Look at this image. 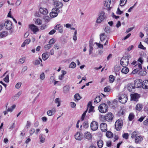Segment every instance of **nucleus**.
Listing matches in <instances>:
<instances>
[{"mask_svg": "<svg viewBox=\"0 0 148 148\" xmlns=\"http://www.w3.org/2000/svg\"><path fill=\"white\" fill-rule=\"evenodd\" d=\"M123 125V122L121 119L117 120L115 123V126L116 130L119 131L122 128Z\"/></svg>", "mask_w": 148, "mask_h": 148, "instance_id": "f257e3e1", "label": "nucleus"}, {"mask_svg": "<svg viewBox=\"0 0 148 148\" xmlns=\"http://www.w3.org/2000/svg\"><path fill=\"white\" fill-rule=\"evenodd\" d=\"M129 62V59L128 57L126 56L123 57L120 61V64L123 67L127 66Z\"/></svg>", "mask_w": 148, "mask_h": 148, "instance_id": "f03ea898", "label": "nucleus"}, {"mask_svg": "<svg viewBox=\"0 0 148 148\" xmlns=\"http://www.w3.org/2000/svg\"><path fill=\"white\" fill-rule=\"evenodd\" d=\"M108 106L105 103L101 104L99 107V110L100 112L104 113L108 111Z\"/></svg>", "mask_w": 148, "mask_h": 148, "instance_id": "7ed1b4c3", "label": "nucleus"}, {"mask_svg": "<svg viewBox=\"0 0 148 148\" xmlns=\"http://www.w3.org/2000/svg\"><path fill=\"white\" fill-rule=\"evenodd\" d=\"M105 14V13L103 11H101L100 12L99 14V17L96 21L97 23H100L104 20L106 17Z\"/></svg>", "mask_w": 148, "mask_h": 148, "instance_id": "20e7f679", "label": "nucleus"}, {"mask_svg": "<svg viewBox=\"0 0 148 148\" xmlns=\"http://www.w3.org/2000/svg\"><path fill=\"white\" fill-rule=\"evenodd\" d=\"M60 12V11L59 9L56 8H53L51 12L49 14L51 18H54L56 17Z\"/></svg>", "mask_w": 148, "mask_h": 148, "instance_id": "39448f33", "label": "nucleus"}, {"mask_svg": "<svg viewBox=\"0 0 148 148\" xmlns=\"http://www.w3.org/2000/svg\"><path fill=\"white\" fill-rule=\"evenodd\" d=\"M131 100L134 101H138V99L140 97V94L137 93H135L130 95Z\"/></svg>", "mask_w": 148, "mask_h": 148, "instance_id": "423d86ee", "label": "nucleus"}, {"mask_svg": "<svg viewBox=\"0 0 148 148\" xmlns=\"http://www.w3.org/2000/svg\"><path fill=\"white\" fill-rule=\"evenodd\" d=\"M114 118V115L112 113L110 112L106 114L105 116V119L108 121H111Z\"/></svg>", "mask_w": 148, "mask_h": 148, "instance_id": "0eeeda50", "label": "nucleus"}, {"mask_svg": "<svg viewBox=\"0 0 148 148\" xmlns=\"http://www.w3.org/2000/svg\"><path fill=\"white\" fill-rule=\"evenodd\" d=\"M53 1L54 2V5L55 7L54 8L59 9L62 8L63 4L61 2L57 0L55 1L53 0Z\"/></svg>", "mask_w": 148, "mask_h": 148, "instance_id": "6e6552de", "label": "nucleus"}, {"mask_svg": "<svg viewBox=\"0 0 148 148\" xmlns=\"http://www.w3.org/2000/svg\"><path fill=\"white\" fill-rule=\"evenodd\" d=\"M4 26L6 29L10 30L12 28V23L10 21H7L5 23Z\"/></svg>", "mask_w": 148, "mask_h": 148, "instance_id": "1a4fd4ad", "label": "nucleus"}, {"mask_svg": "<svg viewBox=\"0 0 148 148\" xmlns=\"http://www.w3.org/2000/svg\"><path fill=\"white\" fill-rule=\"evenodd\" d=\"M98 127V123L95 121H92L91 123L90 127L91 129L93 131L97 130Z\"/></svg>", "mask_w": 148, "mask_h": 148, "instance_id": "9d476101", "label": "nucleus"}, {"mask_svg": "<svg viewBox=\"0 0 148 148\" xmlns=\"http://www.w3.org/2000/svg\"><path fill=\"white\" fill-rule=\"evenodd\" d=\"M119 99V101L122 103H126L127 100V97L125 95H121Z\"/></svg>", "mask_w": 148, "mask_h": 148, "instance_id": "9b49d317", "label": "nucleus"}, {"mask_svg": "<svg viewBox=\"0 0 148 148\" xmlns=\"http://www.w3.org/2000/svg\"><path fill=\"white\" fill-rule=\"evenodd\" d=\"M135 66H136V67H138L139 68H137L135 69L132 71V73L133 74L136 73L139 71L140 69H142V66L141 64L139 63H138L137 64H136L135 65Z\"/></svg>", "mask_w": 148, "mask_h": 148, "instance_id": "f8f14e48", "label": "nucleus"}, {"mask_svg": "<svg viewBox=\"0 0 148 148\" xmlns=\"http://www.w3.org/2000/svg\"><path fill=\"white\" fill-rule=\"evenodd\" d=\"M100 128L101 130L103 132H106L107 130V124L105 123H102L100 125Z\"/></svg>", "mask_w": 148, "mask_h": 148, "instance_id": "ddd939ff", "label": "nucleus"}, {"mask_svg": "<svg viewBox=\"0 0 148 148\" xmlns=\"http://www.w3.org/2000/svg\"><path fill=\"white\" fill-rule=\"evenodd\" d=\"M29 27L31 30L33 31L34 33H35L38 31V28L37 27L33 24L29 25Z\"/></svg>", "mask_w": 148, "mask_h": 148, "instance_id": "4468645a", "label": "nucleus"}, {"mask_svg": "<svg viewBox=\"0 0 148 148\" xmlns=\"http://www.w3.org/2000/svg\"><path fill=\"white\" fill-rule=\"evenodd\" d=\"M55 29L58 30L59 32L60 33H62L63 32L62 26L60 24H57L54 27Z\"/></svg>", "mask_w": 148, "mask_h": 148, "instance_id": "2eb2a0df", "label": "nucleus"}, {"mask_svg": "<svg viewBox=\"0 0 148 148\" xmlns=\"http://www.w3.org/2000/svg\"><path fill=\"white\" fill-rule=\"evenodd\" d=\"M39 10L41 13L45 15H46L48 13L47 9L43 7H41Z\"/></svg>", "mask_w": 148, "mask_h": 148, "instance_id": "dca6fc26", "label": "nucleus"}, {"mask_svg": "<svg viewBox=\"0 0 148 148\" xmlns=\"http://www.w3.org/2000/svg\"><path fill=\"white\" fill-rule=\"evenodd\" d=\"M75 137L76 140H81L82 139V135L79 132H77L75 135Z\"/></svg>", "mask_w": 148, "mask_h": 148, "instance_id": "f3484780", "label": "nucleus"}, {"mask_svg": "<svg viewBox=\"0 0 148 148\" xmlns=\"http://www.w3.org/2000/svg\"><path fill=\"white\" fill-rule=\"evenodd\" d=\"M142 86L143 89H148V80L143 81L142 83Z\"/></svg>", "mask_w": 148, "mask_h": 148, "instance_id": "a211bd4d", "label": "nucleus"}, {"mask_svg": "<svg viewBox=\"0 0 148 148\" xmlns=\"http://www.w3.org/2000/svg\"><path fill=\"white\" fill-rule=\"evenodd\" d=\"M84 137L87 139L90 140L92 138L91 134L88 132H86L84 134Z\"/></svg>", "mask_w": 148, "mask_h": 148, "instance_id": "6ab92c4d", "label": "nucleus"}, {"mask_svg": "<svg viewBox=\"0 0 148 148\" xmlns=\"http://www.w3.org/2000/svg\"><path fill=\"white\" fill-rule=\"evenodd\" d=\"M45 136L42 134H41L39 136L40 142L42 143H44L45 141Z\"/></svg>", "mask_w": 148, "mask_h": 148, "instance_id": "aec40b11", "label": "nucleus"}, {"mask_svg": "<svg viewBox=\"0 0 148 148\" xmlns=\"http://www.w3.org/2000/svg\"><path fill=\"white\" fill-rule=\"evenodd\" d=\"M56 111V110L55 108H53L51 110H48L47 112V113L49 116H52L53 114H54L55 112Z\"/></svg>", "mask_w": 148, "mask_h": 148, "instance_id": "412c9836", "label": "nucleus"}, {"mask_svg": "<svg viewBox=\"0 0 148 148\" xmlns=\"http://www.w3.org/2000/svg\"><path fill=\"white\" fill-rule=\"evenodd\" d=\"M49 55L48 52L43 53L42 55V58L43 60H47L49 57Z\"/></svg>", "mask_w": 148, "mask_h": 148, "instance_id": "4be33fe9", "label": "nucleus"}, {"mask_svg": "<svg viewBox=\"0 0 148 148\" xmlns=\"http://www.w3.org/2000/svg\"><path fill=\"white\" fill-rule=\"evenodd\" d=\"M143 140L142 137L140 136H138L136 137L135 139V142L136 143H138L140 142Z\"/></svg>", "mask_w": 148, "mask_h": 148, "instance_id": "5701e85b", "label": "nucleus"}, {"mask_svg": "<svg viewBox=\"0 0 148 148\" xmlns=\"http://www.w3.org/2000/svg\"><path fill=\"white\" fill-rule=\"evenodd\" d=\"M111 3L110 0H105L104 1V5L106 7L109 8L110 7Z\"/></svg>", "mask_w": 148, "mask_h": 148, "instance_id": "b1692460", "label": "nucleus"}, {"mask_svg": "<svg viewBox=\"0 0 148 148\" xmlns=\"http://www.w3.org/2000/svg\"><path fill=\"white\" fill-rule=\"evenodd\" d=\"M70 87L68 86H64L63 88V91L64 93L66 94L68 93L69 91Z\"/></svg>", "mask_w": 148, "mask_h": 148, "instance_id": "393cba45", "label": "nucleus"}, {"mask_svg": "<svg viewBox=\"0 0 148 148\" xmlns=\"http://www.w3.org/2000/svg\"><path fill=\"white\" fill-rule=\"evenodd\" d=\"M100 39L101 41H103V40H105L107 37V36L105 35L104 33L101 34L100 35Z\"/></svg>", "mask_w": 148, "mask_h": 148, "instance_id": "a878e982", "label": "nucleus"}, {"mask_svg": "<svg viewBox=\"0 0 148 148\" xmlns=\"http://www.w3.org/2000/svg\"><path fill=\"white\" fill-rule=\"evenodd\" d=\"M8 35V32L6 31H3L0 32V37L1 38L6 36Z\"/></svg>", "mask_w": 148, "mask_h": 148, "instance_id": "bb28decb", "label": "nucleus"}, {"mask_svg": "<svg viewBox=\"0 0 148 148\" xmlns=\"http://www.w3.org/2000/svg\"><path fill=\"white\" fill-rule=\"evenodd\" d=\"M129 71V69L127 67H124L121 70L122 73L124 74H127Z\"/></svg>", "mask_w": 148, "mask_h": 148, "instance_id": "cd10ccee", "label": "nucleus"}, {"mask_svg": "<svg viewBox=\"0 0 148 148\" xmlns=\"http://www.w3.org/2000/svg\"><path fill=\"white\" fill-rule=\"evenodd\" d=\"M143 108V105L142 104H137L136 107V110L140 111Z\"/></svg>", "mask_w": 148, "mask_h": 148, "instance_id": "c85d7f7f", "label": "nucleus"}, {"mask_svg": "<svg viewBox=\"0 0 148 148\" xmlns=\"http://www.w3.org/2000/svg\"><path fill=\"white\" fill-rule=\"evenodd\" d=\"M101 98L100 96H97L94 100V102L95 103H97L101 101Z\"/></svg>", "mask_w": 148, "mask_h": 148, "instance_id": "c756f323", "label": "nucleus"}, {"mask_svg": "<svg viewBox=\"0 0 148 148\" xmlns=\"http://www.w3.org/2000/svg\"><path fill=\"white\" fill-rule=\"evenodd\" d=\"M106 135L107 137L110 138L112 137L113 134L110 131H108L106 132Z\"/></svg>", "mask_w": 148, "mask_h": 148, "instance_id": "7c9ffc66", "label": "nucleus"}, {"mask_svg": "<svg viewBox=\"0 0 148 148\" xmlns=\"http://www.w3.org/2000/svg\"><path fill=\"white\" fill-rule=\"evenodd\" d=\"M103 144V142L102 140H99L97 142V145L99 148H101L102 147Z\"/></svg>", "mask_w": 148, "mask_h": 148, "instance_id": "2f4dec72", "label": "nucleus"}, {"mask_svg": "<svg viewBox=\"0 0 148 148\" xmlns=\"http://www.w3.org/2000/svg\"><path fill=\"white\" fill-rule=\"evenodd\" d=\"M138 131H134L132 133L131 137L132 138H134L136 136L138 135Z\"/></svg>", "mask_w": 148, "mask_h": 148, "instance_id": "473e14b6", "label": "nucleus"}, {"mask_svg": "<svg viewBox=\"0 0 148 148\" xmlns=\"http://www.w3.org/2000/svg\"><path fill=\"white\" fill-rule=\"evenodd\" d=\"M42 60L41 59L39 58V60H35L34 62H33L34 64L35 65H37L39 64L40 62H42Z\"/></svg>", "mask_w": 148, "mask_h": 148, "instance_id": "72a5a7b5", "label": "nucleus"}, {"mask_svg": "<svg viewBox=\"0 0 148 148\" xmlns=\"http://www.w3.org/2000/svg\"><path fill=\"white\" fill-rule=\"evenodd\" d=\"M127 0H121L120 1V5L121 6H124L126 3Z\"/></svg>", "mask_w": 148, "mask_h": 148, "instance_id": "f704fd0d", "label": "nucleus"}, {"mask_svg": "<svg viewBox=\"0 0 148 148\" xmlns=\"http://www.w3.org/2000/svg\"><path fill=\"white\" fill-rule=\"evenodd\" d=\"M76 66V64L74 62H72L69 65V68L74 69L75 67Z\"/></svg>", "mask_w": 148, "mask_h": 148, "instance_id": "c9c22d12", "label": "nucleus"}, {"mask_svg": "<svg viewBox=\"0 0 148 148\" xmlns=\"http://www.w3.org/2000/svg\"><path fill=\"white\" fill-rule=\"evenodd\" d=\"M109 81L110 83H113L114 80V77L113 75H110L109 76Z\"/></svg>", "mask_w": 148, "mask_h": 148, "instance_id": "e433bc0d", "label": "nucleus"}, {"mask_svg": "<svg viewBox=\"0 0 148 148\" xmlns=\"http://www.w3.org/2000/svg\"><path fill=\"white\" fill-rule=\"evenodd\" d=\"M35 23L36 25H40L42 24V21L40 19H37L36 20Z\"/></svg>", "mask_w": 148, "mask_h": 148, "instance_id": "4c0bfd02", "label": "nucleus"}, {"mask_svg": "<svg viewBox=\"0 0 148 148\" xmlns=\"http://www.w3.org/2000/svg\"><path fill=\"white\" fill-rule=\"evenodd\" d=\"M134 115L133 113H130V114L128 118L130 121H132L134 118Z\"/></svg>", "mask_w": 148, "mask_h": 148, "instance_id": "58836bf2", "label": "nucleus"}, {"mask_svg": "<svg viewBox=\"0 0 148 148\" xmlns=\"http://www.w3.org/2000/svg\"><path fill=\"white\" fill-rule=\"evenodd\" d=\"M21 92H18L17 93L15 94L14 96V99H18L19 97L21 95Z\"/></svg>", "mask_w": 148, "mask_h": 148, "instance_id": "ea45409f", "label": "nucleus"}, {"mask_svg": "<svg viewBox=\"0 0 148 148\" xmlns=\"http://www.w3.org/2000/svg\"><path fill=\"white\" fill-rule=\"evenodd\" d=\"M55 103H57L58 105H57V107H59L60 106V99L59 98H56L55 100Z\"/></svg>", "mask_w": 148, "mask_h": 148, "instance_id": "a19ab883", "label": "nucleus"}, {"mask_svg": "<svg viewBox=\"0 0 148 148\" xmlns=\"http://www.w3.org/2000/svg\"><path fill=\"white\" fill-rule=\"evenodd\" d=\"M75 98L77 100H80L81 97L79 94H76L74 95Z\"/></svg>", "mask_w": 148, "mask_h": 148, "instance_id": "79ce46f5", "label": "nucleus"}, {"mask_svg": "<svg viewBox=\"0 0 148 148\" xmlns=\"http://www.w3.org/2000/svg\"><path fill=\"white\" fill-rule=\"evenodd\" d=\"M40 79L42 80H44L45 78V74L44 73H42L40 76Z\"/></svg>", "mask_w": 148, "mask_h": 148, "instance_id": "37998d69", "label": "nucleus"}, {"mask_svg": "<svg viewBox=\"0 0 148 148\" xmlns=\"http://www.w3.org/2000/svg\"><path fill=\"white\" fill-rule=\"evenodd\" d=\"M83 126L85 128H87L88 127V122L87 121L84 122L83 123Z\"/></svg>", "mask_w": 148, "mask_h": 148, "instance_id": "c03bdc74", "label": "nucleus"}, {"mask_svg": "<svg viewBox=\"0 0 148 148\" xmlns=\"http://www.w3.org/2000/svg\"><path fill=\"white\" fill-rule=\"evenodd\" d=\"M51 47V46L50 44H48L45 45L44 48L45 50H47L49 49Z\"/></svg>", "mask_w": 148, "mask_h": 148, "instance_id": "a18cd8bd", "label": "nucleus"}, {"mask_svg": "<svg viewBox=\"0 0 148 148\" xmlns=\"http://www.w3.org/2000/svg\"><path fill=\"white\" fill-rule=\"evenodd\" d=\"M16 107V105H13L11 107V108H9L7 109L8 112H12L13 110Z\"/></svg>", "mask_w": 148, "mask_h": 148, "instance_id": "49530a36", "label": "nucleus"}, {"mask_svg": "<svg viewBox=\"0 0 148 148\" xmlns=\"http://www.w3.org/2000/svg\"><path fill=\"white\" fill-rule=\"evenodd\" d=\"M129 134L127 133H124L122 136L123 137L126 139H128V138Z\"/></svg>", "mask_w": 148, "mask_h": 148, "instance_id": "de8ad7c7", "label": "nucleus"}, {"mask_svg": "<svg viewBox=\"0 0 148 148\" xmlns=\"http://www.w3.org/2000/svg\"><path fill=\"white\" fill-rule=\"evenodd\" d=\"M88 108L83 113L81 119L82 121H83L85 116L86 113L87 111Z\"/></svg>", "mask_w": 148, "mask_h": 148, "instance_id": "09e8293b", "label": "nucleus"}, {"mask_svg": "<svg viewBox=\"0 0 148 148\" xmlns=\"http://www.w3.org/2000/svg\"><path fill=\"white\" fill-rule=\"evenodd\" d=\"M4 81L8 83L9 82V76L8 75H7L4 79Z\"/></svg>", "mask_w": 148, "mask_h": 148, "instance_id": "8fccbe9b", "label": "nucleus"}, {"mask_svg": "<svg viewBox=\"0 0 148 148\" xmlns=\"http://www.w3.org/2000/svg\"><path fill=\"white\" fill-rule=\"evenodd\" d=\"M54 80L55 79L54 77L53 76H51L49 81V82L50 84H52Z\"/></svg>", "mask_w": 148, "mask_h": 148, "instance_id": "3c124183", "label": "nucleus"}, {"mask_svg": "<svg viewBox=\"0 0 148 148\" xmlns=\"http://www.w3.org/2000/svg\"><path fill=\"white\" fill-rule=\"evenodd\" d=\"M104 91L105 92H108L110 90V88H109V86H107L105 87L104 88Z\"/></svg>", "mask_w": 148, "mask_h": 148, "instance_id": "603ef678", "label": "nucleus"}, {"mask_svg": "<svg viewBox=\"0 0 148 148\" xmlns=\"http://www.w3.org/2000/svg\"><path fill=\"white\" fill-rule=\"evenodd\" d=\"M55 42V40L53 38L51 39L49 42V43L50 45L53 44Z\"/></svg>", "mask_w": 148, "mask_h": 148, "instance_id": "864d4df0", "label": "nucleus"}, {"mask_svg": "<svg viewBox=\"0 0 148 148\" xmlns=\"http://www.w3.org/2000/svg\"><path fill=\"white\" fill-rule=\"evenodd\" d=\"M35 131V130L34 128H31L29 131V133L30 135H32Z\"/></svg>", "mask_w": 148, "mask_h": 148, "instance_id": "5fc2aeb1", "label": "nucleus"}, {"mask_svg": "<svg viewBox=\"0 0 148 148\" xmlns=\"http://www.w3.org/2000/svg\"><path fill=\"white\" fill-rule=\"evenodd\" d=\"M31 123L30 121H27V124L26 125V128L28 129L29 127H30V125H31Z\"/></svg>", "mask_w": 148, "mask_h": 148, "instance_id": "6e6d98bb", "label": "nucleus"}, {"mask_svg": "<svg viewBox=\"0 0 148 148\" xmlns=\"http://www.w3.org/2000/svg\"><path fill=\"white\" fill-rule=\"evenodd\" d=\"M21 2V0H17L16 2L15 5L17 6H18L20 5Z\"/></svg>", "mask_w": 148, "mask_h": 148, "instance_id": "4d7b16f0", "label": "nucleus"}, {"mask_svg": "<svg viewBox=\"0 0 148 148\" xmlns=\"http://www.w3.org/2000/svg\"><path fill=\"white\" fill-rule=\"evenodd\" d=\"M21 83H18L16 84L15 85V87L17 89L19 88L21 85Z\"/></svg>", "mask_w": 148, "mask_h": 148, "instance_id": "13d9d810", "label": "nucleus"}, {"mask_svg": "<svg viewBox=\"0 0 148 148\" xmlns=\"http://www.w3.org/2000/svg\"><path fill=\"white\" fill-rule=\"evenodd\" d=\"M116 13L117 14L120 15L123 13V12L121 11L119 8H118Z\"/></svg>", "mask_w": 148, "mask_h": 148, "instance_id": "bf43d9fd", "label": "nucleus"}, {"mask_svg": "<svg viewBox=\"0 0 148 148\" xmlns=\"http://www.w3.org/2000/svg\"><path fill=\"white\" fill-rule=\"evenodd\" d=\"M89 54L90 55L92 52V51L93 50V46H89Z\"/></svg>", "mask_w": 148, "mask_h": 148, "instance_id": "052dcab7", "label": "nucleus"}, {"mask_svg": "<svg viewBox=\"0 0 148 148\" xmlns=\"http://www.w3.org/2000/svg\"><path fill=\"white\" fill-rule=\"evenodd\" d=\"M139 73L140 75H143L146 74V72L144 71H141L139 72Z\"/></svg>", "mask_w": 148, "mask_h": 148, "instance_id": "680f3d73", "label": "nucleus"}, {"mask_svg": "<svg viewBox=\"0 0 148 148\" xmlns=\"http://www.w3.org/2000/svg\"><path fill=\"white\" fill-rule=\"evenodd\" d=\"M138 48L140 49H141L143 50H145L146 49V48L145 47L141 44V42H140V44L139 45Z\"/></svg>", "mask_w": 148, "mask_h": 148, "instance_id": "e2e57ef3", "label": "nucleus"}, {"mask_svg": "<svg viewBox=\"0 0 148 148\" xmlns=\"http://www.w3.org/2000/svg\"><path fill=\"white\" fill-rule=\"evenodd\" d=\"M94 107L92 106H90V107L89 109L88 110V112L89 113H90L93 111Z\"/></svg>", "mask_w": 148, "mask_h": 148, "instance_id": "0e129e2a", "label": "nucleus"}, {"mask_svg": "<svg viewBox=\"0 0 148 148\" xmlns=\"http://www.w3.org/2000/svg\"><path fill=\"white\" fill-rule=\"evenodd\" d=\"M134 28V27H130V28H128L126 31V32H125V33H128L129 32H130L132 30H133V29Z\"/></svg>", "mask_w": 148, "mask_h": 148, "instance_id": "69168bd1", "label": "nucleus"}, {"mask_svg": "<svg viewBox=\"0 0 148 148\" xmlns=\"http://www.w3.org/2000/svg\"><path fill=\"white\" fill-rule=\"evenodd\" d=\"M44 19L46 21L48 22L49 21L50 18L49 16H45Z\"/></svg>", "mask_w": 148, "mask_h": 148, "instance_id": "338daca9", "label": "nucleus"}, {"mask_svg": "<svg viewBox=\"0 0 148 148\" xmlns=\"http://www.w3.org/2000/svg\"><path fill=\"white\" fill-rule=\"evenodd\" d=\"M31 40L30 39H27L24 41L27 45L28 44L31 42Z\"/></svg>", "mask_w": 148, "mask_h": 148, "instance_id": "774afa93", "label": "nucleus"}]
</instances>
